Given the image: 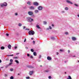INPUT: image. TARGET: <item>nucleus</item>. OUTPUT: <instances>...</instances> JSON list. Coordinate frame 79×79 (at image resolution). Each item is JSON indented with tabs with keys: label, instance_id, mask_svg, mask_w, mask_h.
<instances>
[{
	"label": "nucleus",
	"instance_id": "f3484780",
	"mask_svg": "<svg viewBox=\"0 0 79 79\" xmlns=\"http://www.w3.org/2000/svg\"><path fill=\"white\" fill-rule=\"evenodd\" d=\"M33 55L34 56H36L37 55V53H36L35 52H33Z\"/></svg>",
	"mask_w": 79,
	"mask_h": 79
},
{
	"label": "nucleus",
	"instance_id": "bf43d9fd",
	"mask_svg": "<svg viewBox=\"0 0 79 79\" xmlns=\"http://www.w3.org/2000/svg\"><path fill=\"white\" fill-rule=\"evenodd\" d=\"M18 54H19V53H17L16 55H18Z\"/></svg>",
	"mask_w": 79,
	"mask_h": 79
},
{
	"label": "nucleus",
	"instance_id": "6e6d98bb",
	"mask_svg": "<svg viewBox=\"0 0 79 79\" xmlns=\"http://www.w3.org/2000/svg\"><path fill=\"white\" fill-rule=\"evenodd\" d=\"M0 63H2V60L0 59Z\"/></svg>",
	"mask_w": 79,
	"mask_h": 79
},
{
	"label": "nucleus",
	"instance_id": "603ef678",
	"mask_svg": "<svg viewBox=\"0 0 79 79\" xmlns=\"http://www.w3.org/2000/svg\"><path fill=\"white\" fill-rule=\"evenodd\" d=\"M25 28H26V27L24 26L23 27V29H25Z\"/></svg>",
	"mask_w": 79,
	"mask_h": 79
},
{
	"label": "nucleus",
	"instance_id": "f704fd0d",
	"mask_svg": "<svg viewBox=\"0 0 79 79\" xmlns=\"http://www.w3.org/2000/svg\"><path fill=\"white\" fill-rule=\"evenodd\" d=\"M1 7H3V6H4V5H3V4L1 5Z\"/></svg>",
	"mask_w": 79,
	"mask_h": 79
},
{
	"label": "nucleus",
	"instance_id": "69168bd1",
	"mask_svg": "<svg viewBox=\"0 0 79 79\" xmlns=\"http://www.w3.org/2000/svg\"><path fill=\"white\" fill-rule=\"evenodd\" d=\"M65 74H66V72H65Z\"/></svg>",
	"mask_w": 79,
	"mask_h": 79
},
{
	"label": "nucleus",
	"instance_id": "0e129e2a",
	"mask_svg": "<svg viewBox=\"0 0 79 79\" xmlns=\"http://www.w3.org/2000/svg\"><path fill=\"white\" fill-rule=\"evenodd\" d=\"M18 75H19V73H18Z\"/></svg>",
	"mask_w": 79,
	"mask_h": 79
},
{
	"label": "nucleus",
	"instance_id": "864d4df0",
	"mask_svg": "<svg viewBox=\"0 0 79 79\" xmlns=\"http://www.w3.org/2000/svg\"><path fill=\"white\" fill-rule=\"evenodd\" d=\"M52 27H53L54 26V25H53V24H52Z\"/></svg>",
	"mask_w": 79,
	"mask_h": 79
},
{
	"label": "nucleus",
	"instance_id": "58836bf2",
	"mask_svg": "<svg viewBox=\"0 0 79 79\" xmlns=\"http://www.w3.org/2000/svg\"><path fill=\"white\" fill-rule=\"evenodd\" d=\"M30 58H33V56H30Z\"/></svg>",
	"mask_w": 79,
	"mask_h": 79
},
{
	"label": "nucleus",
	"instance_id": "3c124183",
	"mask_svg": "<svg viewBox=\"0 0 79 79\" xmlns=\"http://www.w3.org/2000/svg\"><path fill=\"white\" fill-rule=\"evenodd\" d=\"M15 49H16V48H17V47H16V46L15 47Z\"/></svg>",
	"mask_w": 79,
	"mask_h": 79
},
{
	"label": "nucleus",
	"instance_id": "79ce46f5",
	"mask_svg": "<svg viewBox=\"0 0 79 79\" xmlns=\"http://www.w3.org/2000/svg\"><path fill=\"white\" fill-rule=\"evenodd\" d=\"M33 44H35V41H33Z\"/></svg>",
	"mask_w": 79,
	"mask_h": 79
},
{
	"label": "nucleus",
	"instance_id": "7ed1b4c3",
	"mask_svg": "<svg viewBox=\"0 0 79 79\" xmlns=\"http://www.w3.org/2000/svg\"><path fill=\"white\" fill-rule=\"evenodd\" d=\"M33 5L35 6H38L39 5V3L37 2H35L33 3Z\"/></svg>",
	"mask_w": 79,
	"mask_h": 79
},
{
	"label": "nucleus",
	"instance_id": "8fccbe9b",
	"mask_svg": "<svg viewBox=\"0 0 79 79\" xmlns=\"http://www.w3.org/2000/svg\"><path fill=\"white\" fill-rule=\"evenodd\" d=\"M60 52H63V50H62V49H60Z\"/></svg>",
	"mask_w": 79,
	"mask_h": 79
},
{
	"label": "nucleus",
	"instance_id": "37998d69",
	"mask_svg": "<svg viewBox=\"0 0 79 79\" xmlns=\"http://www.w3.org/2000/svg\"><path fill=\"white\" fill-rule=\"evenodd\" d=\"M45 72H46V73H47L48 72V71H49L48 70H45Z\"/></svg>",
	"mask_w": 79,
	"mask_h": 79
},
{
	"label": "nucleus",
	"instance_id": "f257e3e1",
	"mask_svg": "<svg viewBox=\"0 0 79 79\" xmlns=\"http://www.w3.org/2000/svg\"><path fill=\"white\" fill-rule=\"evenodd\" d=\"M29 35H34L35 34L34 31L32 30L30 31L28 33Z\"/></svg>",
	"mask_w": 79,
	"mask_h": 79
},
{
	"label": "nucleus",
	"instance_id": "ddd939ff",
	"mask_svg": "<svg viewBox=\"0 0 79 79\" xmlns=\"http://www.w3.org/2000/svg\"><path fill=\"white\" fill-rule=\"evenodd\" d=\"M1 50H4V49H5V47L3 46L1 47Z\"/></svg>",
	"mask_w": 79,
	"mask_h": 79
},
{
	"label": "nucleus",
	"instance_id": "f8f14e48",
	"mask_svg": "<svg viewBox=\"0 0 79 79\" xmlns=\"http://www.w3.org/2000/svg\"><path fill=\"white\" fill-rule=\"evenodd\" d=\"M33 73H34V71H30V75H32V74Z\"/></svg>",
	"mask_w": 79,
	"mask_h": 79
},
{
	"label": "nucleus",
	"instance_id": "423d86ee",
	"mask_svg": "<svg viewBox=\"0 0 79 79\" xmlns=\"http://www.w3.org/2000/svg\"><path fill=\"white\" fill-rule=\"evenodd\" d=\"M47 59L48 60H52V58L49 56L47 57Z\"/></svg>",
	"mask_w": 79,
	"mask_h": 79
},
{
	"label": "nucleus",
	"instance_id": "a18cd8bd",
	"mask_svg": "<svg viewBox=\"0 0 79 79\" xmlns=\"http://www.w3.org/2000/svg\"><path fill=\"white\" fill-rule=\"evenodd\" d=\"M25 48H26V49H28V47H25Z\"/></svg>",
	"mask_w": 79,
	"mask_h": 79
},
{
	"label": "nucleus",
	"instance_id": "e2e57ef3",
	"mask_svg": "<svg viewBox=\"0 0 79 79\" xmlns=\"http://www.w3.org/2000/svg\"><path fill=\"white\" fill-rule=\"evenodd\" d=\"M74 56V57H75L76 56Z\"/></svg>",
	"mask_w": 79,
	"mask_h": 79
},
{
	"label": "nucleus",
	"instance_id": "5701e85b",
	"mask_svg": "<svg viewBox=\"0 0 79 79\" xmlns=\"http://www.w3.org/2000/svg\"><path fill=\"white\" fill-rule=\"evenodd\" d=\"M13 55H13L12 54V55H7V56H13Z\"/></svg>",
	"mask_w": 79,
	"mask_h": 79
},
{
	"label": "nucleus",
	"instance_id": "2eb2a0df",
	"mask_svg": "<svg viewBox=\"0 0 79 79\" xmlns=\"http://www.w3.org/2000/svg\"><path fill=\"white\" fill-rule=\"evenodd\" d=\"M36 27L38 29H40V27H39V25H36Z\"/></svg>",
	"mask_w": 79,
	"mask_h": 79
},
{
	"label": "nucleus",
	"instance_id": "09e8293b",
	"mask_svg": "<svg viewBox=\"0 0 79 79\" xmlns=\"http://www.w3.org/2000/svg\"><path fill=\"white\" fill-rule=\"evenodd\" d=\"M15 15L16 16H17V15H18V14H17V13H16L15 14Z\"/></svg>",
	"mask_w": 79,
	"mask_h": 79
},
{
	"label": "nucleus",
	"instance_id": "72a5a7b5",
	"mask_svg": "<svg viewBox=\"0 0 79 79\" xmlns=\"http://www.w3.org/2000/svg\"><path fill=\"white\" fill-rule=\"evenodd\" d=\"M27 56H30V55H29V53L27 54Z\"/></svg>",
	"mask_w": 79,
	"mask_h": 79
},
{
	"label": "nucleus",
	"instance_id": "680f3d73",
	"mask_svg": "<svg viewBox=\"0 0 79 79\" xmlns=\"http://www.w3.org/2000/svg\"><path fill=\"white\" fill-rule=\"evenodd\" d=\"M64 62H65V63H66V61H64Z\"/></svg>",
	"mask_w": 79,
	"mask_h": 79
},
{
	"label": "nucleus",
	"instance_id": "c03bdc74",
	"mask_svg": "<svg viewBox=\"0 0 79 79\" xmlns=\"http://www.w3.org/2000/svg\"><path fill=\"white\" fill-rule=\"evenodd\" d=\"M6 35L7 36H8L9 35V34H6Z\"/></svg>",
	"mask_w": 79,
	"mask_h": 79
},
{
	"label": "nucleus",
	"instance_id": "0eeeda50",
	"mask_svg": "<svg viewBox=\"0 0 79 79\" xmlns=\"http://www.w3.org/2000/svg\"><path fill=\"white\" fill-rule=\"evenodd\" d=\"M66 2L68 3H70V4H73V3L67 0L66 1Z\"/></svg>",
	"mask_w": 79,
	"mask_h": 79
},
{
	"label": "nucleus",
	"instance_id": "5fc2aeb1",
	"mask_svg": "<svg viewBox=\"0 0 79 79\" xmlns=\"http://www.w3.org/2000/svg\"><path fill=\"white\" fill-rule=\"evenodd\" d=\"M39 58H41V56H40Z\"/></svg>",
	"mask_w": 79,
	"mask_h": 79
},
{
	"label": "nucleus",
	"instance_id": "412c9836",
	"mask_svg": "<svg viewBox=\"0 0 79 79\" xmlns=\"http://www.w3.org/2000/svg\"><path fill=\"white\" fill-rule=\"evenodd\" d=\"M65 10H68V7H66L65 8Z\"/></svg>",
	"mask_w": 79,
	"mask_h": 79
},
{
	"label": "nucleus",
	"instance_id": "c756f323",
	"mask_svg": "<svg viewBox=\"0 0 79 79\" xmlns=\"http://www.w3.org/2000/svg\"><path fill=\"white\" fill-rule=\"evenodd\" d=\"M51 39H53V40L55 39V37H52Z\"/></svg>",
	"mask_w": 79,
	"mask_h": 79
},
{
	"label": "nucleus",
	"instance_id": "c9c22d12",
	"mask_svg": "<svg viewBox=\"0 0 79 79\" xmlns=\"http://www.w3.org/2000/svg\"><path fill=\"white\" fill-rule=\"evenodd\" d=\"M26 79H30V77H27Z\"/></svg>",
	"mask_w": 79,
	"mask_h": 79
},
{
	"label": "nucleus",
	"instance_id": "052dcab7",
	"mask_svg": "<svg viewBox=\"0 0 79 79\" xmlns=\"http://www.w3.org/2000/svg\"><path fill=\"white\" fill-rule=\"evenodd\" d=\"M5 76H7V75L6 74V75H5Z\"/></svg>",
	"mask_w": 79,
	"mask_h": 79
},
{
	"label": "nucleus",
	"instance_id": "9d476101",
	"mask_svg": "<svg viewBox=\"0 0 79 79\" xmlns=\"http://www.w3.org/2000/svg\"><path fill=\"white\" fill-rule=\"evenodd\" d=\"M30 10H34V7L32 6H31L30 7Z\"/></svg>",
	"mask_w": 79,
	"mask_h": 79
},
{
	"label": "nucleus",
	"instance_id": "4468645a",
	"mask_svg": "<svg viewBox=\"0 0 79 79\" xmlns=\"http://www.w3.org/2000/svg\"><path fill=\"white\" fill-rule=\"evenodd\" d=\"M38 12L39 10H35V13H37Z\"/></svg>",
	"mask_w": 79,
	"mask_h": 79
},
{
	"label": "nucleus",
	"instance_id": "1a4fd4ad",
	"mask_svg": "<svg viewBox=\"0 0 79 79\" xmlns=\"http://www.w3.org/2000/svg\"><path fill=\"white\" fill-rule=\"evenodd\" d=\"M3 5L4 6H7V3L6 2H5L3 3Z\"/></svg>",
	"mask_w": 79,
	"mask_h": 79
},
{
	"label": "nucleus",
	"instance_id": "b1692460",
	"mask_svg": "<svg viewBox=\"0 0 79 79\" xmlns=\"http://www.w3.org/2000/svg\"><path fill=\"white\" fill-rule=\"evenodd\" d=\"M31 51L32 52H34V49H31Z\"/></svg>",
	"mask_w": 79,
	"mask_h": 79
},
{
	"label": "nucleus",
	"instance_id": "39448f33",
	"mask_svg": "<svg viewBox=\"0 0 79 79\" xmlns=\"http://www.w3.org/2000/svg\"><path fill=\"white\" fill-rule=\"evenodd\" d=\"M38 9L39 10H42V7L41 6H39L38 8Z\"/></svg>",
	"mask_w": 79,
	"mask_h": 79
},
{
	"label": "nucleus",
	"instance_id": "20e7f679",
	"mask_svg": "<svg viewBox=\"0 0 79 79\" xmlns=\"http://www.w3.org/2000/svg\"><path fill=\"white\" fill-rule=\"evenodd\" d=\"M28 13L29 15H32L33 14V12L31 11H28Z\"/></svg>",
	"mask_w": 79,
	"mask_h": 79
},
{
	"label": "nucleus",
	"instance_id": "2f4dec72",
	"mask_svg": "<svg viewBox=\"0 0 79 79\" xmlns=\"http://www.w3.org/2000/svg\"><path fill=\"white\" fill-rule=\"evenodd\" d=\"M10 71H13V69H10Z\"/></svg>",
	"mask_w": 79,
	"mask_h": 79
},
{
	"label": "nucleus",
	"instance_id": "9b49d317",
	"mask_svg": "<svg viewBox=\"0 0 79 79\" xmlns=\"http://www.w3.org/2000/svg\"><path fill=\"white\" fill-rule=\"evenodd\" d=\"M8 47L9 49H11V45L10 44H9L8 45Z\"/></svg>",
	"mask_w": 79,
	"mask_h": 79
},
{
	"label": "nucleus",
	"instance_id": "6e6552de",
	"mask_svg": "<svg viewBox=\"0 0 79 79\" xmlns=\"http://www.w3.org/2000/svg\"><path fill=\"white\" fill-rule=\"evenodd\" d=\"M72 39L73 40V41L76 40V38L74 37H72Z\"/></svg>",
	"mask_w": 79,
	"mask_h": 79
},
{
	"label": "nucleus",
	"instance_id": "13d9d810",
	"mask_svg": "<svg viewBox=\"0 0 79 79\" xmlns=\"http://www.w3.org/2000/svg\"><path fill=\"white\" fill-rule=\"evenodd\" d=\"M58 52H56V54L57 55H58Z\"/></svg>",
	"mask_w": 79,
	"mask_h": 79
},
{
	"label": "nucleus",
	"instance_id": "aec40b11",
	"mask_svg": "<svg viewBox=\"0 0 79 79\" xmlns=\"http://www.w3.org/2000/svg\"><path fill=\"white\" fill-rule=\"evenodd\" d=\"M12 64H13V63L10 62V63H9V64L8 65V66H10V65Z\"/></svg>",
	"mask_w": 79,
	"mask_h": 79
},
{
	"label": "nucleus",
	"instance_id": "49530a36",
	"mask_svg": "<svg viewBox=\"0 0 79 79\" xmlns=\"http://www.w3.org/2000/svg\"><path fill=\"white\" fill-rule=\"evenodd\" d=\"M68 53H70V50H68Z\"/></svg>",
	"mask_w": 79,
	"mask_h": 79
},
{
	"label": "nucleus",
	"instance_id": "473e14b6",
	"mask_svg": "<svg viewBox=\"0 0 79 79\" xmlns=\"http://www.w3.org/2000/svg\"><path fill=\"white\" fill-rule=\"evenodd\" d=\"M49 29H52V27H51V26H49Z\"/></svg>",
	"mask_w": 79,
	"mask_h": 79
},
{
	"label": "nucleus",
	"instance_id": "bb28decb",
	"mask_svg": "<svg viewBox=\"0 0 79 79\" xmlns=\"http://www.w3.org/2000/svg\"><path fill=\"white\" fill-rule=\"evenodd\" d=\"M10 62H11V63H12V62H13V60L10 59Z\"/></svg>",
	"mask_w": 79,
	"mask_h": 79
},
{
	"label": "nucleus",
	"instance_id": "774afa93",
	"mask_svg": "<svg viewBox=\"0 0 79 79\" xmlns=\"http://www.w3.org/2000/svg\"><path fill=\"white\" fill-rule=\"evenodd\" d=\"M40 67H42V65H40Z\"/></svg>",
	"mask_w": 79,
	"mask_h": 79
},
{
	"label": "nucleus",
	"instance_id": "4d7b16f0",
	"mask_svg": "<svg viewBox=\"0 0 79 79\" xmlns=\"http://www.w3.org/2000/svg\"><path fill=\"white\" fill-rule=\"evenodd\" d=\"M31 40H33L34 39V38H31Z\"/></svg>",
	"mask_w": 79,
	"mask_h": 79
},
{
	"label": "nucleus",
	"instance_id": "4c0bfd02",
	"mask_svg": "<svg viewBox=\"0 0 79 79\" xmlns=\"http://www.w3.org/2000/svg\"><path fill=\"white\" fill-rule=\"evenodd\" d=\"M25 30H27L28 31H29V29L25 28Z\"/></svg>",
	"mask_w": 79,
	"mask_h": 79
},
{
	"label": "nucleus",
	"instance_id": "f03ea898",
	"mask_svg": "<svg viewBox=\"0 0 79 79\" xmlns=\"http://www.w3.org/2000/svg\"><path fill=\"white\" fill-rule=\"evenodd\" d=\"M27 19L28 20V22H30V23L33 21V19L31 18L27 17Z\"/></svg>",
	"mask_w": 79,
	"mask_h": 79
},
{
	"label": "nucleus",
	"instance_id": "6ab92c4d",
	"mask_svg": "<svg viewBox=\"0 0 79 79\" xmlns=\"http://www.w3.org/2000/svg\"><path fill=\"white\" fill-rule=\"evenodd\" d=\"M28 67L29 68H34V67H32V66H29Z\"/></svg>",
	"mask_w": 79,
	"mask_h": 79
},
{
	"label": "nucleus",
	"instance_id": "c85d7f7f",
	"mask_svg": "<svg viewBox=\"0 0 79 79\" xmlns=\"http://www.w3.org/2000/svg\"><path fill=\"white\" fill-rule=\"evenodd\" d=\"M44 24H47V22L44 21Z\"/></svg>",
	"mask_w": 79,
	"mask_h": 79
},
{
	"label": "nucleus",
	"instance_id": "a878e982",
	"mask_svg": "<svg viewBox=\"0 0 79 79\" xmlns=\"http://www.w3.org/2000/svg\"><path fill=\"white\" fill-rule=\"evenodd\" d=\"M19 26H22V24L21 23H19Z\"/></svg>",
	"mask_w": 79,
	"mask_h": 79
},
{
	"label": "nucleus",
	"instance_id": "338daca9",
	"mask_svg": "<svg viewBox=\"0 0 79 79\" xmlns=\"http://www.w3.org/2000/svg\"><path fill=\"white\" fill-rule=\"evenodd\" d=\"M6 68H8V67L6 66Z\"/></svg>",
	"mask_w": 79,
	"mask_h": 79
},
{
	"label": "nucleus",
	"instance_id": "e433bc0d",
	"mask_svg": "<svg viewBox=\"0 0 79 79\" xmlns=\"http://www.w3.org/2000/svg\"><path fill=\"white\" fill-rule=\"evenodd\" d=\"M65 34H66V35H67L68 34V32H66L65 33Z\"/></svg>",
	"mask_w": 79,
	"mask_h": 79
},
{
	"label": "nucleus",
	"instance_id": "a19ab883",
	"mask_svg": "<svg viewBox=\"0 0 79 79\" xmlns=\"http://www.w3.org/2000/svg\"><path fill=\"white\" fill-rule=\"evenodd\" d=\"M75 6H78V5H77L76 4H74Z\"/></svg>",
	"mask_w": 79,
	"mask_h": 79
},
{
	"label": "nucleus",
	"instance_id": "cd10ccee",
	"mask_svg": "<svg viewBox=\"0 0 79 79\" xmlns=\"http://www.w3.org/2000/svg\"><path fill=\"white\" fill-rule=\"evenodd\" d=\"M27 4L28 5H30V4H31V2H27Z\"/></svg>",
	"mask_w": 79,
	"mask_h": 79
},
{
	"label": "nucleus",
	"instance_id": "dca6fc26",
	"mask_svg": "<svg viewBox=\"0 0 79 79\" xmlns=\"http://www.w3.org/2000/svg\"><path fill=\"white\" fill-rule=\"evenodd\" d=\"M15 62L16 63H17L18 64H19V61L17 60H15Z\"/></svg>",
	"mask_w": 79,
	"mask_h": 79
},
{
	"label": "nucleus",
	"instance_id": "4be33fe9",
	"mask_svg": "<svg viewBox=\"0 0 79 79\" xmlns=\"http://www.w3.org/2000/svg\"><path fill=\"white\" fill-rule=\"evenodd\" d=\"M10 79H14V77H13V76H11L10 77Z\"/></svg>",
	"mask_w": 79,
	"mask_h": 79
},
{
	"label": "nucleus",
	"instance_id": "de8ad7c7",
	"mask_svg": "<svg viewBox=\"0 0 79 79\" xmlns=\"http://www.w3.org/2000/svg\"><path fill=\"white\" fill-rule=\"evenodd\" d=\"M6 61H8V60H9V59H6Z\"/></svg>",
	"mask_w": 79,
	"mask_h": 79
},
{
	"label": "nucleus",
	"instance_id": "7c9ffc66",
	"mask_svg": "<svg viewBox=\"0 0 79 79\" xmlns=\"http://www.w3.org/2000/svg\"><path fill=\"white\" fill-rule=\"evenodd\" d=\"M49 79H52V77L51 76H49L48 77Z\"/></svg>",
	"mask_w": 79,
	"mask_h": 79
},
{
	"label": "nucleus",
	"instance_id": "ea45409f",
	"mask_svg": "<svg viewBox=\"0 0 79 79\" xmlns=\"http://www.w3.org/2000/svg\"><path fill=\"white\" fill-rule=\"evenodd\" d=\"M26 41V39H25L24 40V42H25Z\"/></svg>",
	"mask_w": 79,
	"mask_h": 79
},
{
	"label": "nucleus",
	"instance_id": "393cba45",
	"mask_svg": "<svg viewBox=\"0 0 79 79\" xmlns=\"http://www.w3.org/2000/svg\"><path fill=\"white\" fill-rule=\"evenodd\" d=\"M14 59H18V57H15L14 58Z\"/></svg>",
	"mask_w": 79,
	"mask_h": 79
},
{
	"label": "nucleus",
	"instance_id": "a211bd4d",
	"mask_svg": "<svg viewBox=\"0 0 79 79\" xmlns=\"http://www.w3.org/2000/svg\"><path fill=\"white\" fill-rule=\"evenodd\" d=\"M69 78H67V79H72V78H71V76H68Z\"/></svg>",
	"mask_w": 79,
	"mask_h": 79
}]
</instances>
